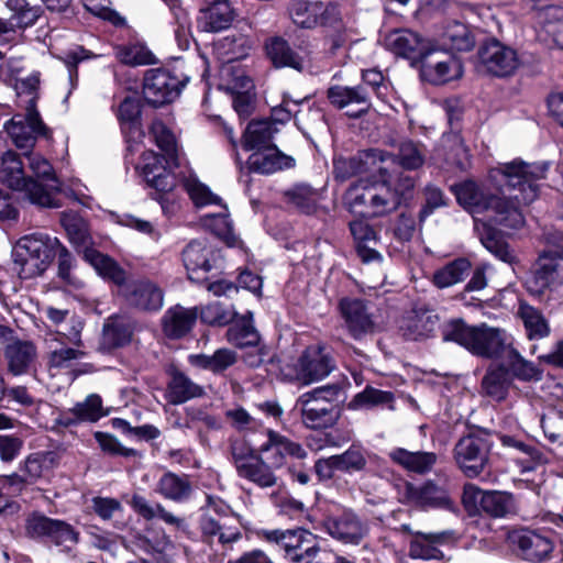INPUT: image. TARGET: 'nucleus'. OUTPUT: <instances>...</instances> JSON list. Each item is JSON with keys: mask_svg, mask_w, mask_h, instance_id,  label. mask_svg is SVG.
<instances>
[{"mask_svg": "<svg viewBox=\"0 0 563 563\" xmlns=\"http://www.w3.org/2000/svg\"><path fill=\"white\" fill-rule=\"evenodd\" d=\"M548 165L527 164L515 159L492 169L490 178L505 183L499 194L468 180L456 186L457 202L474 217L485 214L497 224L510 229L523 225L521 208L533 202L539 195L537 180L544 177Z\"/></svg>", "mask_w": 563, "mask_h": 563, "instance_id": "1", "label": "nucleus"}, {"mask_svg": "<svg viewBox=\"0 0 563 563\" xmlns=\"http://www.w3.org/2000/svg\"><path fill=\"white\" fill-rule=\"evenodd\" d=\"M442 336L444 341L455 342L473 355L484 358H498L510 345L505 330L486 323L468 325L460 319L448 322Z\"/></svg>", "mask_w": 563, "mask_h": 563, "instance_id": "2", "label": "nucleus"}, {"mask_svg": "<svg viewBox=\"0 0 563 563\" xmlns=\"http://www.w3.org/2000/svg\"><path fill=\"white\" fill-rule=\"evenodd\" d=\"M341 394L339 385H325L300 395L295 410L300 412L302 424L312 430L333 427L340 418Z\"/></svg>", "mask_w": 563, "mask_h": 563, "instance_id": "3", "label": "nucleus"}, {"mask_svg": "<svg viewBox=\"0 0 563 563\" xmlns=\"http://www.w3.org/2000/svg\"><path fill=\"white\" fill-rule=\"evenodd\" d=\"M62 224L67 232L69 242L79 253H82L85 261L95 268L98 275L119 286L125 283V271L113 258L92 247L88 224L84 219L75 214H65L62 218Z\"/></svg>", "mask_w": 563, "mask_h": 563, "instance_id": "4", "label": "nucleus"}, {"mask_svg": "<svg viewBox=\"0 0 563 563\" xmlns=\"http://www.w3.org/2000/svg\"><path fill=\"white\" fill-rule=\"evenodd\" d=\"M59 240L44 233H32L18 240L13 246L14 269L23 279L41 276L56 255Z\"/></svg>", "mask_w": 563, "mask_h": 563, "instance_id": "5", "label": "nucleus"}, {"mask_svg": "<svg viewBox=\"0 0 563 563\" xmlns=\"http://www.w3.org/2000/svg\"><path fill=\"white\" fill-rule=\"evenodd\" d=\"M492 441L487 433H470L461 438L454 446V460L470 478L479 476L489 461Z\"/></svg>", "mask_w": 563, "mask_h": 563, "instance_id": "6", "label": "nucleus"}, {"mask_svg": "<svg viewBox=\"0 0 563 563\" xmlns=\"http://www.w3.org/2000/svg\"><path fill=\"white\" fill-rule=\"evenodd\" d=\"M188 80L187 76L177 74L175 70L150 69L144 77V99L154 107L169 103L179 96Z\"/></svg>", "mask_w": 563, "mask_h": 563, "instance_id": "7", "label": "nucleus"}, {"mask_svg": "<svg viewBox=\"0 0 563 563\" xmlns=\"http://www.w3.org/2000/svg\"><path fill=\"white\" fill-rule=\"evenodd\" d=\"M263 538L285 550L286 558L294 563L312 561L320 549L313 543L314 536L305 529L264 530Z\"/></svg>", "mask_w": 563, "mask_h": 563, "instance_id": "8", "label": "nucleus"}, {"mask_svg": "<svg viewBox=\"0 0 563 563\" xmlns=\"http://www.w3.org/2000/svg\"><path fill=\"white\" fill-rule=\"evenodd\" d=\"M1 179L9 187L22 190L33 205H49V191L44 190L33 178L24 175L23 163L12 151L3 154L1 161Z\"/></svg>", "mask_w": 563, "mask_h": 563, "instance_id": "9", "label": "nucleus"}, {"mask_svg": "<svg viewBox=\"0 0 563 563\" xmlns=\"http://www.w3.org/2000/svg\"><path fill=\"white\" fill-rule=\"evenodd\" d=\"M463 503L466 507L478 506L486 515L505 518L518 510L512 494L500 490H483L474 484H467L463 490Z\"/></svg>", "mask_w": 563, "mask_h": 563, "instance_id": "10", "label": "nucleus"}, {"mask_svg": "<svg viewBox=\"0 0 563 563\" xmlns=\"http://www.w3.org/2000/svg\"><path fill=\"white\" fill-rule=\"evenodd\" d=\"M338 309L344 328L353 339L362 340L376 331L375 317L365 300L343 297L339 300Z\"/></svg>", "mask_w": 563, "mask_h": 563, "instance_id": "11", "label": "nucleus"}, {"mask_svg": "<svg viewBox=\"0 0 563 563\" xmlns=\"http://www.w3.org/2000/svg\"><path fill=\"white\" fill-rule=\"evenodd\" d=\"M563 284V266L550 255L541 252L526 278L525 286L532 296H542Z\"/></svg>", "mask_w": 563, "mask_h": 563, "instance_id": "12", "label": "nucleus"}, {"mask_svg": "<svg viewBox=\"0 0 563 563\" xmlns=\"http://www.w3.org/2000/svg\"><path fill=\"white\" fill-rule=\"evenodd\" d=\"M461 62L442 49L429 48L421 59V77L432 85H443L462 76Z\"/></svg>", "mask_w": 563, "mask_h": 563, "instance_id": "13", "label": "nucleus"}, {"mask_svg": "<svg viewBox=\"0 0 563 563\" xmlns=\"http://www.w3.org/2000/svg\"><path fill=\"white\" fill-rule=\"evenodd\" d=\"M335 368L331 353L321 345L308 346L296 364V378L305 385L327 377Z\"/></svg>", "mask_w": 563, "mask_h": 563, "instance_id": "14", "label": "nucleus"}, {"mask_svg": "<svg viewBox=\"0 0 563 563\" xmlns=\"http://www.w3.org/2000/svg\"><path fill=\"white\" fill-rule=\"evenodd\" d=\"M184 265L191 280H202L205 275L221 263V255L206 240H194L183 251Z\"/></svg>", "mask_w": 563, "mask_h": 563, "instance_id": "15", "label": "nucleus"}, {"mask_svg": "<svg viewBox=\"0 0 563 563\" xmlns=\"http://www.w3.org/2000/svg\"><path fill=\"white\" fill-rule=\"evenodd\" d=\"M5 130L16 147L29 151L35 144L37 135H46V126L35 110L33 100L24 114H15L5 123Z\"/></svg>", "mask_w": 563, "mask_h": 563, "instance_id": "16", "label": "nucleus"}, {"mask_svg": "<svg viewBox=\"0 0 563 563\" xmlns=\"http://www.w3.org/2000/svg\"><path fill=\"white\" fill-rule=\"evenodd\" d=\"M322 527L333 539L353 545H358L369 531L367 522L351 510L325 518Z\"/></svg>", "mask_w": 563, "mask_h": 563, "instance_id": "17", "label": "nucleus"}, {"mask_svg": "<svg viewBox=\"0 0 563 563\" xmlns=\"http://www.w3.org/2000/svg\"><path fill=\"white\" fill-rule=\"evenodd\" d=\"M479 58L485 69L497 77L511 76L520 65L516 49L497 40H490L481 47Z\"/></svg>", "mask_w": 563, "mask_h": 563, "instance_id": "18", "label": "nucleus"}, {"mask_svg": "<svg viewBox=\"0 0 563 563\" xmlns=\"http://www.w3.org/2000/svg\"><path fill=\"white\" fill-rule=\"evenodd\" d=\"M25 531L31 538H48L58 545L78 542V532L69 523L36 512L26 519Z\"/></svg>", "mask_w": 563, "mask_h": 563, "instance_id": "19", "label": "nucleus"}, {"mask_svg": "<svg viewBox=\"0 0 563 563\" xmlns=\"http://www.w3.org/2000/svg\"><path fill=\"white\" fill-rule=\"evenodd\" d=\"M330 103L340 109L346 110L345 114L356 119L368 112L372 102L369 91L364 86H332L327 91Z\"/></svg>", "mask_w": 563, "mask_h": 563, "instance_id": "20", "label": "nucleus"}, {"mask_svg": "<svg viewBox=\"0 0 563 563\" xmlns=\"http://www.w3.org/2000/svg\"><path fill=\"white\" fill-rule=\"evenodd\" d=\"M383 161L376 150L363 151L352 157H339L333 162V173L339 180H346L352 177L369 178L379 170L378 162Z\"/></svg>", "mask_w": 563, "mask_h": 563, "instance_id": "21", "label": "nucleus"}, {"mask_svg": "<svg viewBox=\"0 0 563 563\" xmlns=\"http://www.w3.org/2000/svg\"><path fill=\"white\" fill-rule=\"evenodd\" d=\"M260 453L276 470L286 464L288 456L298 460H303L307 456V452L300 443L273 430L267 432V440L261 445Z\"/></svg>", "mask_w": 563, "mask_h": 563, "instance_id": "22", "label": "nucleus"}, {"mask_svg": "<svg viewBox=\"0 0 563 563\" xmlns=\"http://www.w3.org/2000/svg\"><path fill=\"white\" fill-rule=\"evenodd\" d=\"M265 52L269 60L277 68L290 67L297 71L311 68V59L308 52L295 51L282 36H273L265 41Z\"/></svg>", "mask_w": 563, "mask_h": 563, "instance_id": "23", "label": "nucleus"}, {"mask_svg": "<svg viewBox=\"0 0 563 563\" xmlns=\"http://www.w3.org/2000/svg\"><path fill=\"white\" fill-rule=\"evenodd\" d=\"M198 529L201 541L216 551L228 549L242 538L238 527L220 523L207 512L200 516Z\"/></svg>", "mask_w": 563, "mask_h": 563, "instance_id": "24", "label": "nucleus"}, {"mask_svg": "<svg viewBox=\"0 0 563 563\" xmlns=\"http://www.w3.org/2000/svg\"><path fill=\"white\" fill-rule=\"evenodd\" d=\"M408 500L420 508H440L454 511L455 505L444 486L427 481L420 486L407 485Z\"/></svg>", "mask_w": 563, "mask_h": 563, "instance_id": "25", "label": "nucleus"}, {"mask_svg": "<svg viewBox=\"0 0 563 563\" xmlns=\"http://www.w3.org/2000/svg\"><path fill=\"white\" fill-rule=\"evenodd\" d=\"M3 356L8 371L14 376H20L29 373L36 361L37 351L31 341L12 338L4 344Z\"/></svg>", "mask_w": 563, "mask_h": 563, "instance_id": "26", "label": "nucleus"}, {"mask_svg": "<svg viewBox=\"0 0 563 563\" xmlns=\"http://www.w3.org/2000/svg\"><path fill=\"white\" fill-rule=\"evenodd\" d=\"M510 540L518 547L522 556L531 562L548 560L553 551L552 540L537 531H515L510 534Z\"/></svg>", "mask_w": 563, "mask_h": 563, "instance_id": "27", "label": "nucleus"}, {"mask_svg": "<svg viewBox=\"0 0 563 563\" xmlns=\"http://www.w3.org/2000/svg\"><path fill=\"white\" fill-rule=\"evenodd\" d=\"M145 181L159 192H169L176 186V178L163 165L161 157L153 151L142 154V162L136 167Z\"/></svg>", "mask_w": 563, "mask_h": 563, "instance_id": "28", "label": "nucleus"}, {"mask_svg": "<svg viewBox=\"0 0 563 563\" xmlns=\"http://www.w3.org/2000/svg\"><path fill=\"white\" fill-rule=\"evenodd\" d=\"M234 14L228 0H205L197 19L198 27L205 32L228 29Z\"/></svg>", "mask_w": 563, "mask_h": 563, "instance_id": "29", "label": "nucleus"}, {"mask_svg": "<svg viewBox=\"0 0 563 563\" xmlns=\"http://www.w3.org/2000/svg\"><path fill=\"white\" fill-rule=\"evenodd\" d=\"M27 159L31 172L36 176L34 179L44 190L49 191V205H38L40 207L58 208L55 195L60 191V183L57 179L51 163L43 157L40 153L29 152L23 153Z\"/></svg>", "mask_w": 563, "mask_h": 563, "instance_id": "30", "label": "nucleus"}, {"mask_svg": "<svg viewBox=\"0 0 563 563\" xmlns=\"http://www.w3.org/2000/svg\"><path fill=\"white\" fill-rule=\"evenodd\" d=\"M197 318V307L173 306L165 311L162 318L163 332L169 339H181L192 330Z\"/></svg>", "mask_w": 563, "mask_h": 563, "instance_id": "31", "label": "nucleus"}, {"mask_svg": "<svg viewBox=\"0 0 563 563\" xmlns=\"http://www.w3.org/2000/svg\"><path fill=\"white\" fill-rule=\"evenodd\" d=\"M386 47L398 56L422 59L428 51L423 38L409 30H395L385 37Z\"/></svg>", "mask_w": 563, "mask_h": 563, "instance_id": "32", "label": "nucleus"}, {"mask_svg": "<svg viewBox=\"0 0 563 563\" xmlns=\"http://www.w3.org/2000/svg\"><path fill=\"white\" fill-rule=\"evenodd\" d=\"M126 301L142 311H158L164 305V294L156 284L150 280H139L131 286Z\"/></svg>", "mask_w": 563, "mask_h": 563, "instance_id": "33", "label": "nucleus"}, {"mask_svg": "<svg viewBox=\"0 0 563 563\" xmlns=\"http://www.w3.org/2000/svg\"><path fill=\"white\" fill-rule=\"evenodd\" d=\"M249 168L260 174H273L292 166L294 159L283 154L276 146L254 151L249 157Z\"/></svg>", "mask_w": 563, "mask_h": 563, "instance_id": "34", "label": "nucleus"}, {"mask_svg": "<svg viewBox=\"0 0 563 563\" xmlns=\"http://www.w3.org/2000/svg\"><path fill=\"white\" fill-rule=\"evenodd\" d=\"M388 456L394 463L404 470L417 474H426L430 472L438 461V455L433 452H413L402 448L393 449L388 453Z\"/></svg>", "mask_w": 563, "mask_h": 563, "instance_id": "35", "label": "nucleus"}, {"mask_svg": "<svg viewBox=\"0 0 563 563\" xmlns=\"http://www.w3.org/2000/svg\"><path fill=\"white\" fill-rule=\"evenodd\" d=\"M508 371L509 378L526 383L539 382L542 379V369L531 361L526 360L511 344L500 356Z\"/></svg>", "mask_w": 563, "mask_h": 563, "instance_id": "36", "label": "nucleus"}, {"mask_svg": "<svg viewBox=\"0 0 563 563\" xmlns=\"http://www.w3.org/2000/svg\"><path fill=\"white\" fill-rule=\"evenodd\" d=\"M155 492L174 503H185L192 494V485L188 475L166 472L158 479Z\"/></svg>", "mask_w": 563, "mask_h": 563, "instance_id": "37", "label": "nucleus"}, {"mask_svg": "<svg viewBox=\"0 0 563 563\" xmlns=\"http://www.w3.org/2000/svg\"><path fill=\"white\" fill-rule=\"evenodd\" d=\"M374 181L371 178H361L349 187L344 195V205L351 212L369 217Z\"/></svg>", "mask_w": 563, "mask_h": 563, "instance_id": "38", "label": "nucleus"}, {"mask_svg": "<svg viewBox=\"0 0 563 563\" xmlns=\"http://www.w3.org/2000/svg\"><path fill=\"white\" fill-rule=\"evenodd\" d=\"M129 504L133 510L145 520L150 521L158 518L166 525L177 529H184L186 527L185 519L168 511L162 504L151 505L150 501L141 495H133Z\"/></svg>", "mask_w": 563, "mask_h": 563, "instance_id": "39", "label": "nucleus"}, {"mask_svg": "<svg viewBox=\"0 0 563 563\" xmlns=\"http://www.w3.org/2000/svg\"><path fill=\"white\" fill-rule=\"evenodd\" d=\"M203 395V388L181 372H174L166 389L169 404L180 405Z\"/></svg>", "mask_w": 563, "mask_h": 563, "instance_id": "40", "label": "nucleus"}, {"mask_svg": "<svg viewBox=\"0 0 563 563\" xmlns=\"http://www.w3.org/2000/svg\"><path fill=\"white\" fill-rule=\"evenodd\" d=\"M278 129L271 120L252 121L243 134L242 147L245 151H256L271 146V141Z\"/></svg>", "mask_w": 563, "mask_h": 563, "instance_id": "41", "label": "nucleus"}, {"mask_svg": "<svg viewBox=\"0 0 563 563\" xmlns=\"http://www.w3.org/2000/svg\"><path fill=\"white\" fill-rule=\"evenodd\" d=\"M475 45L474 36L470 29L457 21H452L445 25L441 33L442 51L468 52Z\"/></svg>", "mask_w": 563, "mask_h": 563, "instance_id": "42", "label": "nucleus"}, {"mask_svg": "<svg viewBox=\"0 0 563 563\" xmlns=\"http://www.w3.org/2000/svg\"><path fill=\"white\" fill-rule=\"evenodd\" d=\"M238 355L230 349H219L213 354H191L188 356L190 365L194 367L210 371L213 374H220L235 364Z\"/></svg>", "mask_w": 563, "mask_h": 563, "instance_id": "43", "label": "nucleus"}, {"mask_svg": "<svg viewBox=\"0 0 563 563\" xmlns=\"http://www.w3.org/2000/svg\"><path fill=\"white\" fill-rule=\"evenodd\" d=\"M275 470L276 468L273 467V465H271L260 453L254 460L238 472V475L262 488H266L273 487L277 484L278 478L274 473Z\"/></svg>", "mask_w": 563, "mask_h": 563, "instance_id": "44", "label": "nucleus"}, {"mask_svg": "<svg viewBox=\"0 0 563 563\" xmlns=\"http://www.w3.org/2000/svg\"><path fill=\"white\" fill-rule=\"evenodd\" d=\"M517 314L523 323L529 340H541L550 334L551 329L548 320L536 307L521 302Z\"/></svg>", "mask_w": 563, "mask_h": 563, "instance_id": "45", "label": "nucleus"}, {"mask_svg": "<svg viewBox=\"0 0 563 563\" xmlns=\"http://www.w3.org/2000/svg\"><path fill=\"white\" fill-rule=\"evenodd\" d=\"M319 1L289 0L287 14L295 25L300 29H314L319 26Z\"/></svg>", "mask_w": 563, "mask_h": 563, "instance_id": "46", "label": "nucleus"}, {"mask_svg": "<svg viewBox=\"0 0 563 563\" xmlns=\"http://www.w3.org/2000/svg\"><path fill=\"white\" fill-rule=\"evenodd\" d=\"M510 378L503 364H493L482 379L483 391L495 400H504L508 394Z\"/></svg>", "mask_w": 563, "mask_h": 563, "instance_id": "47", "label": "nucleus"}, {"mask_svg": "<svg viewBox=\"0 0 563 563\" xmlns=\"http://www.w3.org/2000/svg\"><path fill=\"white\" fill-rule=\"evenodd\" d=\"M227 339L238 347L255 346L260 342V334L253 325V314L247 312L245 316L235 320L227 331Z\"/></svg>", "mask_w": 563, "mask_h": 563, "instance_id": "48", "label": "nucleus"}, {"mask_svg": "<svg viewBox=\"0 0 563 563\" xmlns=\"http://www.w3.org/2000/svg\"><path fill=\"white\" fill-rule=\"evenodd\" d=\"M399 206V195L393 190L390 184L385 180H375L369 217H383L396 211Z\"/></svg>", "mask_w": 563, "mask_h": 563, "instance_id": "49", "label": "nucleus"}, {"mask_svg": "<svg viewBox=\"0 0 563 563\" xmlns=\"http://www.w3.org/2000/svg\"><path fill=\"white\" fill-rule=\"evenodd\" d=\"M439 318L431 310L420 309L413 311L404 328V335L409 340H419L433 332Z\"/></svg>", "mask_w": 563, "mask_h": 563, "instance_id": "50", "label": "nucleus"}, {"mask_svg": "<svg viewBox=\"0 0 563 563\" xmlns=\"http://www.w3.org/2000/svg\"><path fill=\"white\" fill-rule=\"evenodd\" d=\"M251 49L252 42L243 34L225 36L218 44V52L225 65L245 58Z\"/></svg>", "mask_w": 563, "mask_h": 563, "instance_id": "51", "label": "nucleus"}, {"mask_svg": "<svg viewBox=\"0 0 563 563\" xmlns=\"http://www.w3.org/2000/svg\"><path fill=\"white\" fill-rule=\"evenodd\" d=\"M472 265L466 258H457L446 264L433 275V283L439 288L451 287L468 275Z\"/></svg>", "mask_w": 563, "mask_h": 563, "instance_id": "52", "label": "nucleus"}, {"mask_svg": "<svg viewBox=\"0 0 563 563\" xmlns=\"http://www.w3.org/2000/svg\"><path fill=\"white\" fill-rule=\"evenodd\" d=\"M115 57L125 65L139 66L155 64L154 54L141 43L118 45L114 47Z\"/></svg>", "mask_w": 563, "mask_h": 563, "instance_id": "53", "label": "nucleus"}, {"mask_svg": "<svg viewBox=\"0 0 563 563\" xmlns=\"http://www.w3.org/2000/svg\"><path fill=\"white\" fill-rule=\"evenodd\" d=\"M223 211L219 213L206 214L203 217V225L211 230L227 245L235 246L239 242L233 233L232 223L227 212V207L221 205Z\"/></svg>", "mask_w": 563, "mask_h": 563, "instance_id": "54", "label": "nucleus"}, {"mask_svg": "<svg viewBox=\"0 0 563 563\" xmlns=\"http://www.w3.org/2000/svg\"><path fill=\"white\" fill-rule=\"evenodd\" d=\"M441 534H418L415 540L410 542L409 555L412 559L421 560H440L443 554L437 548V543L442 539Z\"/></svg>", "mask_w": 563, "mask_h": 563, "instance_id": "55", "label": "nucleus"}, {"mask_svg": "<svg viewBox=\"0 0 563 563\" xmlns=\"http://www.w3.org/2000/svg\"><path fill=\"white\" fill-rule=\"evenodd\" d=\"M70 412L74 418H67L64 421L66 426L79 421L95 422L104 415L101 398L96 394H91L82 402H78Z\"/></svg>", "mask_w": 563, "mask_h": 563, "instance_id": "56", "label": "nucleus"}, {"mask_svg": "<svg viewBox=\"0 0 563 563\" xmlns=\"http://www.w3.org/2000/svg\"><path fill=\"white\" fill-rule=\"evenodd\" d=\"M499 440L503 446L515 449L527 456L526 460L518 461V463L521 464V471L523 473L534 470L543 460L542 453L536 446L527 444L512 435L503 434L499 437Z\"/></svg>", "mask_w": 563, "mask_h": 563, "instance_id": "57", "label": "nucleus"}, {"mask_svg": "<svg viewBox=\"0 0 563 563\" xmlns=\"http://www.w3.org/2000/svg\"><path fill=\"white\" fill-rule=\"evenodd\" d=\"M369 456L371 455L363 446L353 444L343 453L335 455L339 472L349 474L362 472L366 468L367 459Z\"/></svg>", "mask_w": 563, "mask_h": 563, "instance_id": "58", "label": "nucleus"}, {"mask_svg": "<svg viewBox=\"0 0 563 563\" xmlns=\"http://www.w3.org/2000/svg\"><path fill=\"white\" fill-rule=\"evenodd\" d=\"M541 32H544L556 43L563 36V8L550 5L539 13Z\"/></svg>", "mask_w": 563, "mask_h": 563, "instance_id": "59", "label": "nucleus"}, {"mask_svg": "<svg viewBox=\"0 0 563 563\" xmlns=\"http://www.w3.org/2000/svg\"><path fill=\"white\" fill-rule=\"evenodd\" d=\"M151 134L156 145L165 153L167 162L177 156V144L173 132L161 121L155 120L151 125Z\"/></svg>", "mask_w": 563, "mask_h": 563, "instance_id": "60", "label": "nucleus"}, {"mask_svg": "<svg viewBox=\"0 0 563 563\" xmlns=\"http://www.w3.org/2000/svg\"><path fill=\"white\" fill-rule=\"evenodd\" d=\"M7 7L13 12L20 27L33 25L42 14L38 5H30L26 0H7Z\"/></svg>", "mask_w": 563, "mask_h": 563, "instance_id": "61", "label": "nucleus"}, {"mask_svg": "<svg viewBox=\"0 0 563 563\" xmlns=\"http://www.w3.org/2000/svg\"><path fill=\"white\" fill-rule=\"evenodd\" d=\"M184 188L197 207L221 205V198L212 194L206 185L197 179L189 178L185 180Z\"/></svg>", "mask_w": 563, "mask_h": 563, "instance_id": "62", "label": "nucleus"}, {"mask_svg": "<svg viewBox=\"0 0 563 563\" xmlns=\"http://www.w3.org/2000/svg\"><path fill=\"white\" fill-rule=\"evenodd\" d=\"M198 316H200L201 321L205 323L225 325L233 320L235 312L225 308L220 302H212L198 310Z\"/></svg>", "mask_w": 563, "mask_h": 563, "instance_id": "63", "label": "nucleus"}, {"mask_svg": "<svg viewBox=\"0 0 563 563\" xmlns=\"http://www.w3.org/2000/svg\"><path fill=\"white\" fill-rule=\"evenodd\" d=\"M544 435L552 443H563V411L550 409L541 418Z\"/></svg>", "mask_w": 563, "mask_h": 563, "instance_id": "64", "label": "nucleus"}]
</instances>
